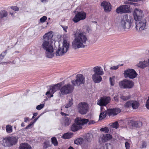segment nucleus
Returning <instances> with one entry per match:
<instances>
[{
	"label": "nucleus",
	"mask_w": 149,
	"mask_h": 149,
	"mask_svg": "<svg viewBox=\"0 0 149 149\" xmlns=\"http://www.w3.org/2000/svg\"><path fill=\"white\" fill-rule=\"evenodd\" d=\"M10 144L11 146L15 145L17 142L18 137L16 136H9Z\"/></svg>",
	"instance_id": "26"
},
{
	"label": "nucleus",
	"mask_w": 149,
	"mask_h": 149,
	"mask_svg": "<svg viewBox=\"0 0 149 149\" xmlns=\"http://www.w3.org/2000/svg\"><path fill=\"white\" fill-rule=\"evenodd\" d=\"M123 74L125 78H129L131 79L135 78L137 76L136 72L132 69H128L125 70Z\"/></svg>",
	"instance_id": "10"
},
{
	"label": "nucleus",
	"mask_w": 149,
	"mask_h": 149,
	"mask_svg": "<svg viewBox=\"0 0 149 149\" xmlns=\"http://www.w3.org/2000/svg\"><path fill=\"white\" fill-rule=\"evenodd\" d=\"M114 99L115 101L117 102L118 100V97L117 96H115L114 97Z\"/></svg>",
	"instance_id": "57"
},
{
	"label": "nucleus",
	"mask_w": 149,
	"mask_h": 149,
	"mask_svg": "<svg viewBox=\"0 0 149 149\" xmlns=\"http://www.w3.org/2000/svg\"><path fill=\"white\" fill-rule=\"evenodd\" d=\"M95 123V121L93 120H91L89 122V124H93Z\"/></svg>",
	"instance_id": "59"
},
{
	"label": "nucleus",
	"mask_w": 149,
	"mask_h": 149,
	"mask_svg": "<svg viewBox=\"0 0 149 149\" xmlns=\"http://www.w3.org/2000/svg\"><path fill=\"white\" fill-rule=\"evenodd\" d=\"M50 146L49 142L46 141L44 142V147L45 148H47Z\"/></svg>",
	"instance_id": "48"
},
{
	"label": "nucleus",
	"mask_w": 149,
	"mask_h": 149,
	"mask_svg": "<svg viewBox=\"0 0 149 149\" xmlns=\"http://www.w3.org/2000/svg\"><path fill=\"white\" fill-rule=\"evenodd\" d=\"M2 144L4 146H10V141L9 136L6 137L3 139L2 140Z\"/></svg>",
	"instance_id": "30"
},
{
	"label": "nucleus",
	"mask_w": 149,
	"mask_h": 149,
	"mask_svg": "<svg viewBox=\"0 0 149 149\" xmlns=\"http://www.w3.org/2000/svg\"><path fill=\"white\" fill-rule=\"evenodd\" d=\"M86 31L85 32V33H87L89 32V28L87 26H86Z\"/></svg>",
	"instance_id": "58"
},
{
	"label": "nucleus",
	"mask_w": 149,
	"mask_h": 149,
	"mask_svg": "<svg viewBox=\"0 0 149 149\" xmlns=\"http://www.w3.org/2000/svg\"><path fill=\"white\" fill-rule=\"evenodd\" d=\"M61 114L62 116H67L68 115V114H66L63 112H61Z\"/></svg>",
	"instance_id": "63"
},
{
	"label": "nucleus",
	"mask_w": 149,
	"mask_h": 149,
	"mask_svg": "<svg viewBox=\"0 0 149 149\" xmlns=\"http://www.w3.org/2000/svg\"><path fill=\"white\" fill-rule=\"evenodd\" d=\"M84 142V139L81 138H79L74 141V143L77 145H80Z\"/></svg>",
	"instance_id": "33"
},
{
	"label": "nucleus",
	"mask_w": 149,
	"mask_h": 149,
	"mask_svg": "<svg viewBox=\"0 0 149 149\" xmlns=\"http://www.w3.org/2000/svg\"><path fill=\"white\" fill-rule=\"evenodd\" d=\"M106 149H112V146L110 143H106L104 146Z\"/></svg>",
	"instance_id": "46"
},
{
	"label": "nucleus",
	"mask_w": 149,
	"mask_h": 149,
	"mask_svg": "<svg viewBox=\"0 0 149 149\" xmlns=\"http://www.w3.org/2000/svg\"><path fill=\"white\" fill-rule=\"evenodd\" d=\"M34 123L33 122H31L30 123V124L26 127V128H29V127H30Z\"/></svg>",
	"instance_id": "53"
},
{
	"label": "nucleus",
	"mask_w": 149,
	"mask_h": 149,
	"mask_svg": "<svg viewBox=\"0 0 149 149\" xmlns=\"http://www.w3.org/2000/svg\"><path fill=\"white\" fill-rule=\"evenodd\" d=\"M39 117H40V116H38V117H37V118H36L35 119L33 122L34 123H35L36 122V121L38 119V118H39Z\"/></svg>",
	"instance_id": "62"
},
{
	"label": "nucleus",
	"mask_w": 149,
	"mask_h": 149,
	"mask_svg": "<svg viewBox=\"0 0 149 149\" xmlns=\"http://www.w3.org/2000/svg\"><path fill=\"white\" fill-rule=\"evenodd\" d=\"M61 85L60 84H58L55 85L51 86L49 91H47L46 95L49 98H50L53 96V94L59 88V87Z\"/></svg>",
	"instance_id": "12"
},
{
	"label": "nucleus",
	"mask_w": 149,
	"mask_h": 149,
	"mask_svg": "<svg viewBox=\"0 0 149 149\" xmlns=\"http://www.w3.org/2000/svg\"><path fill=\"white\" fill-rule=\"evenodd\" d=\"M136 28L138 31H141L146 29V21L145 18L137 21L136 23Z\"/></svg>",
	"instance_id": "4"
},
{
	"label": "nucleus",
	"mask_w": 149,
	"mask_h": 149,
	"mask_svg": "<svg viewBox=\"0 0 149 149\" xmlns=\"http://www.w3.org/2000/svg\"><path fill=\"white\" fill-rule=\"evenodd\" d=\"M148 61H140L136 64V66L141 68H144L148 65Z\"/></svg>",
	"instance_id": "28"
},
{
	"label": "nucleus",
	"mask_w": 149,
	"mask_h": 149,
	"mask_svg": "<svg viewBox=\"0 0 149 149\" xmlns=\"http://www.w3.org/2000/svg\"><path fill=\"white\" fill-rule=\"evenodd\" d=\"M45 56L47 57L51 58L54 56L53 48L45 51Z\"/></svg>",
	"instance_id": "24"
},
{
	"label": "nucleus",
	"mask_w": 149,
	"mask_h": 149,
	"mask_svg": "<svg viewBox=\"0 0 149 149\" xmlns=\"http://www.w3.org/2000/svg\"><path fill=\"white\" fill-rule=\"evenodd\" d=\"M139 106V103L137 101L132 100L128 101L125 104V107L126 108L132 107L133 109H137Z\"/></svg>",
	"instance_id": "13"
},
{
	"label": "nucleus",
	"mask_w": 149,
	"mask_h": 149,
	"mask_svg": "<svg viewBox=\"0 0 149 149\" xmlns=\"http://www.w3.org/2000/svg\"><path fill=\"white\" fill-rule=\"evenodd\" d=\"M134 85V82L132 81L124 79L119 83L120 87L123 88H131Z\"/></svg>",
	"instance_id": "8"
},
{
	"label": "nucleus",
	"mask_w": 149,
	"mask_h": 149,
	"mask_svg": "<svg viewBox=\"0 0 149 149\" xmlns=\"http://www.w3.org/2000/svg\"><path fill=\"white\" fill-rule=\"evenodd\" d=\"M62 26L64 31L65 32H67V30L68 28V27L66 26Z\"/></svg>",
	"instance_id": "55"
},
{
	"label": "nucleus",
	"mask_w": 149,
	"mask_h": 149,
	"mask_svg": "<svg viewBox=\"0 0 149 149\" xmlns=\"http://www.w3.org/2000/svg\"><path fill=\"white\" fill-rule=\"evenodd\" d=\"M47 19V17L46 16H44L42 17L40 19V21L41 22H44Z\"/></svg>",
	"instance_id": "47"
},
{
	"label": "nucleus",
	"mask_w": 149,
	"mask_h": 149,
	"mask_svg": "<svg viewBox=\"0 0 149 149\" xmlns=\"http://www.w3.org/2000/svg\"><path fill=\"white\" fill-rule=\"evenodd\" d=\"M130 96L129 95L127 96H124L122 95L120 97V98L124 100H126L130 99Z\"/></svg>",
	"instance_id": "42"
},
{
	"label": "nucleus",
	"mask_w": 149,
	"mask_h": 149,
	"mask_svg": "<svg viewBox=\"0 0 149 149\" xmlns=\"http://www.w3.org/2000/svg\"><path fill=\"white\" fill-rule=\"evenodd\" d=\"M71 122L70 119L68 118L65 117L64 118L63 124L65 126L69 125Z\"/></svg>",
	"instance_id": "35"
},
{
	"label": "nucleus",
	"mask_w": 149,
	"mask_h": 149,
	"mask_svg": "<svg viewBox=\"0 0 149 149\" xmlns=\"http://www.w3.org/2000/svg\"><path fill=\"white\" fill-rule=\"evenodd\" d=\"M126 149H129L130 148V144L127 142H126L125 143Z\"/></svg>",
	"instance_id": "51"
},
{
	"label": "nucleus",
	"mask_w": 149,
	"mask_h": 149,
	"mask_svg": "<svg viewBox=\"0 0 149 149\" xmlns=\"http://www.w3.org/2000/svg\"><path fill=\"white\" fill-rule=\"evenodd\" d=\"M93 136L92 134L90 133H87L86 134L85 139L87 141H90L91 140Z\"/></svg>",
	"instance_id": "37"
},
{
	"label": "nucleus",
	"mask_w": 149,
	"mask_h": 149,
	"mask_svg": "<svg viewBox=\"0 0 149 149\" xmlns=\"http://www.w3.org/2000/svg\"><path fill=\"white\" fill-rule=\"evenodd\" d=\"M93 71L94 74H98L99 75H103L104 74V72L101 67L96 66L93 68Z\"/></svg>",
	"instance_id": "23"
},
{
	"label": "nucleus",
	"mask_w": 149,
	"mask_h": 149,
	"mask_svg": "<svg viewBox=\"0 0 149 149\" xmlns=\"http://www.w3.org/2000/svg\"><path fill=\"white\" fill-rule=\"evenodd\" d=\"M130 8L129 5H123L118 7L116 11L118 13H128L130 12Z\"/></svg>",
	"instance_id": "14"
},
{
	"label": "nucleus",
	"mask_w": 149,
	"mask_h": 149,
	"mask_svg": "<svg viewBox=\"0 0 149 149\" xmlns=\"http://www.w3.org/2000/svg\"><path fill=\"white\" fill-rule=\"evenodd\" d=\"M44 104H40L36 107V109L38 110H40L44 107Z\"/></svg>",
	"instance_id": "45"
},
{
	"label": "nucleus",
	"mask_w": 149,
	"mask_h": 149,
	"mask_svg": "<svg viewBox=\"0 0 149 149\" xmlns=\"http://www.w3.org/2000/svg\"><path fill=\"white\" fill-rule=\"evenodd\" d=\"M107 112L104 109L103 107H101V113L99 116V119L102 120L106 117Z\"/></svg>",
	"instance_id": "27"
},
{
	"label": "nucleus",
	"mask_w": 149,
	"mask_h": 149,
	"mask_svg": "<svg viewBox=\"0 0 149 149\" xmlns=\"http://www.w3.org/2000/svg\"><path fill=\"white\" fill-rule=\"evenodd\" d=\"M29 118L28 117L25 118H24V121L25 122H27L29 121Z\"/></svg>",
	"instance_id": "61"
},
{
	"label": "nucleus",
	"mask_w": 149,
	"mask_h": 149,
	"mask_svg": "<svg viewBox=\"0 0 149 149\" xmlns=\"http://www.w3.org/2000/svg\"><path fill=\"white\" fill-rule=\"evenodd\" d=\"M111 126L114 128L117 129L118 127V124L117 122H115L111 125Z\"/></svg>",
	"instance_id": "43"
},
{
	"label": "nucleus",
	"mask_w": 149,
	"mask_h": 149,
	"mask_svg": "<svg viewBox=\"0 0 149 149\" xmlns=\"http://www.w3.org/2000/svg\"><path fill=\"white\" fill-rule=\"evenodd\" d=\"M6 130L8 133H10L12 132V127L10 125H8L6 127Z\"/></svg>",
	"instance_id": "38"
},
{
	"label": "nucleus",
	"mask_w": 149,
	"mask_h": 149,
	"mask_svg": "<svg viewBox=\"0 0 149 149\" xmlns=\"http://www.w3.org/2000/svg\"><path fill=\"white\" fill-rule=\"evenodd\" d=\"M128 0L130 1H134V2L138 1V0Z\"/></svg>",
	"instance_id": "64"
},
{
	"label": "nucleus",
	"mask_w": 149,
	"mask_h": 149,
	"mask_svg": "<svg viewBox=\"0 0 149 149\" xmlns=\"http://www.w3.org/2000/svg\"><path fill=\"white\" fill-rule=\"evenodd\" d=\"M88 105L85 102H81L78 104L77 109L78 112L81 114H86L88 110Z\"/></svg>",
	"instance_id": "5"
},
{
	"label": "nucleus",
	"mask_w": 149,
	"mask_h": 149,
	"mask_svg": "<svg viewBox=\"0 0 149 149\" xmlns=\"http://www.w3.org/2000/svg\"><path fill=\"white\" fill-rule=\"evenodd\" d=\"M75 39L72 43V46L74 49L84 48V44L86 43L87 39L86 36L82 33L77 31L74 34Z\"/></svg>",
	"instance_id": "1"
},
{
	"label": "nucleus",
	"mask_w": 149,
	"mask_h": 149,
	"mask_svg": "<svg viewBox=\"0 0 149 149\" xmlns=\"http://www.w3.org/2000/svg\"><path fill=\"white\" fill-rule=\"evenodd\" d=\"M121 111L119 108L110 109L108 110L107 113L109 116H114L120 112Z\"/></svg>",
	"instance_id": "20"
},
{
	"label": "nucleus",
	"mask_w": 149,
	"mask_h": 149,
	"mask_svg": "<svg viewBox=\"0 0 149 149\" xmlns=\"http://www.w3.org/2000/svg\"><path fill=\"white\" fill-rule=\"evenodd\" d=\"M10 8L15 11H18L19 10V8L17 6H12Z\"/></svg>",
	"instance_id": "52"
},
{
	"label": "nucleus",
	"mask_w": 149,
	"mask_h": 149,
	"mask_svg": "<svg viewBox=\"0 0 149 149\" xmlns=\"http://www.w3.org/2000/svg\"><path fill=\"white\" fill-rule=\"evenodd\" d=\"M74 86L70 84L65 85L60 89L61 93L63 95H65L71 93L74 90Z\"/></svg>",
	"instance_id": "7"
},
{
	"label": "nucleus",
	"mask_w": 149,
	"mask_h": 149,
	"mask_svg": "<svg viewBox=\"0 0 149 149\" xmlns=\"http://www.w3.org/2000/svg\"><path fill=\"white\" fill-rule=\"evenodd\" d=\"M112 138V136L109 134L103 135L101 136L99 139L100 142H105L110 140Z\"/></svg>",
	"instance_id": "21"
},
{
	"label": "nucleus",
	"mask_w": 149,
	"mask_h": 149,
	"mask_svg": "<svg viewBox=\"0 0 149 149\" xmlns=\"http://www.w3.org/2000/svg\"><path fill=\"white\" fill-rule=\"evenodd\" d=\"M52 33V32L50 31L45 34L42 37V41L53 42L54 40L52 39L53 37Z\"/></svg>",
	"instance_id": "17"
},
{
	"label": "nucleus",
	"mask_w": 149,
	"mask_h": 149,
	"mask_svg": "<svg viewBox=\"0 0 149 149\" xmlns=\"http://www.w3.org/2000/svg\"><path fill=\"white\" fill-rule=\"evenodd\" d=\"M7 15V12L4 10H3L0 11V20L4 17H6Z\"/></svg>",
	"instance_id": "34"
},
{
	"label": "nucleus",
	"mask_w": 149,
	"mask_h": 149,
	"mask_svg": "<svg viewBox=\"0 0 149 149\" xmlns=\"http://www.w3.org/2000/svg\"><path fill=\"white\" fill-rule=\"evenodd\" d=\"M102 75L93 74L92 76V79L95 83H98L100 82L102 80L101 76Z\"/></svg>",
	"instance_id": "22"
},
{
	"label": "nucleus",
	"mask_w": 149,
	"mask_h": 149,
	"mask_svg": "<svg viewBox=\"0 0 149 149\" xmlns=\"http://www.w3.org/2000/svg\"><path fill=\"white\" fill-rule=\"evenodd\" d=\"M73 104L72 100V98L70 100V101L68 103L65 105V107L66 108H68L70 107Z\"/></svg>",
	"instance_id": "41"
},
{
	"label": "nucleus",
	"mask_w": 149,
	"mask_h": 149,
	"mask_svg": "<svg viewBox=\"0 0 149 149\" xmlns=\"http://www.w3.org/2000/svg\"><path fill=\"white\" fill-rule=\"evenodd\" d=\"M110 98L109 97H103L97 100V104L100 106H105L109 102Z\"/></svg>",
	"instance_id": "15"
},
{
	"label": "nucleus",
	"mask_w": 149,
	"mask_h": 149,
	"mask_svg": "<svg viewBox=\"0 0 149 149\" xmlns=\"http://www.w3.org/2000/svg\"><path fill=\"white\" fill-rule=\"evenodd\" d=\"M53 42L50 41H42V48L46 51L53 48Z\"/></svg>",
	"instance_id": "16"
},
{
	"label": "nucleus",
	"mask_w": 149,
	"mask_h": 149,
	"mask_svg": "<svg viewBox=\"0 0 149 149\" xmlns=\"http://www.w3.org/2000/svg\"><path fill=\"white\" fill-rule=\"evenodd\" d=\"M41 2L44 3H46L47 2V0H40Z\"/></svg>",
	"instance_id": "60"
},
{
	"label": "nucleus",
	"mask_w": 149,
	"mask_h": 149,
	"mask_svg": "<svg viewBox=\"0 0 149 149\" xmlns=\"http://www.w3.org/2000/svg\"><path fill=\"white\" fill-rule=\"evenodd\" d=\"M101 6L103 7L105 12L109 13L110 12L111 9V5L110 3L107 1H104L102 2Z\"/></svg>",
	"instance_id": "19"
},
{
	"label": "nucleus",
	"mask_w": 149,
	"mask_h": 149,
	"mask_svg": "<svg viewBox=\"0 0 149 149\" xmlns=\"http://www.w3.org/2000/svg\"><path fill=\"white\" fill-rule=\"evenodd\" d=\"M6 54V52L5 51L3 52L1 54H0V64H3L4 62H1L2 60L4 58Z\"/></svg>",
	"instance_id": "36"
},
{
	"label": "nucleus",
	"mask_w": 149,
	"mask_h": 149,
	"mask_svg": "<svg viewBox=\"0 0 149 149\" xmlns=\"http://www.w3.org/2000/svg\"><path fill=\"white\" fill-rule=\"evenodd\" d=\"M68 38L65 36L63 38V41L61 47L59 45L58 49L56 51V56H62L65 53L69 47V44L68 41Z\"/></svg>",
	"instance_id": "3"
},
{
	"label": "nucleus",
	"mask_w": 149,
	"mask_h": 149,
	"mask_svg": "<svg viewBox=\"0 0 149 149\" xmlns=\"http://www.w3.org/2000/svg\"><path fill=\"white\" fill-rule=\"evenodd\" d=\"M52 142L53 144L55 146H56L58 145V143L56 138L55 137H53L52 138Z\"/></svg>",
	"instance_id": "40"
},
{
	"label": "nucleus",
	"mask_w": 149,
	"mask_h": 149,
	"mask_svg": "<svg viewBox=\"0 0 149 149\" xmlns=\"http://www.w3.org/2000/svg\"><path fill=\"white\" fill-rule=\"evenodd\" d=\"M130 123L131 124L132 127L139 128L142 126V123L140 121H134L131 120Z\"/></svg>",
	"instance_id": "25"
},
{
	"label": "nucleus",
	"mask_w": 149,
	"mask_h": 149,
	"mask_svg": "<svg viewBox=\"0 0 149 149\" xmlns=\"http://www.w3.org/2000/svg\"><path fill=\"white\" fill-rule=\"evenodd\" d=\"M144 16L143 11L140 9L135 8L134 11V20L139 21L142 19Z\"/></svg>",
	"instance_id": "11"
},
{
	"label": "nucleus",
	"mask_w": 149,
	"mask_h": 149,
	"mask_svg": "<svg viewBox=\"0 0 149 149\" xmlns=\"http://www.w3.org/2000/svg\"><path fill=\"white\" fill-rule=\"evenodd\" d=\"M82 128L81 127H80L77 124L74 123L71 127V130L73 132H76Z\"/></svg>",
	"instance_id": "29"
},
{
	"label": "nucleus",
	"mask_w": 149,
	"mask_h": 149,
	"mask_svg": "<svg viewBox=\"0 0 149 149\" xmlns=\"http://www.w3.org/2000/svg\"><path fill=\"white\" fill-rule=\"evenodd\" d=\"M38 114V113H34L33 114V116L32 119H33Z\"/></svg>",
	"instance_id": "56"
},
{
	"label": "nucleus",
	"mask_w": 149,
	"mask_h": 149,
	"mask_svg": "<svg viewBox=\"0 0 149 149\" xmlns=\"http://www.w3.org/2000/svg\"><path fill=\"white\" fill-rule=\"evenodd\" d=\"M88 122V119L82 118L79 117L77 118L74 120V123L77 124L80 127H81V126L86 124Z\"/></svg>",
	"instance_id": "18"
},
{
	"label": "nucleus",
	"mask_w": 149,
	"mask_h": 149,
	"mask_svg": "<svg viewBox=\"0 0 149 149\" xmlns=\"http://www.w3.org/2000/svg\"><path fill=\"white\" fill-rule=\"evenodd\" d=\"M32 148L28 143H22L20 144L19 149H32Z\"/></svg>",
	"instance_id": "31"
},
{
	"label": "nucleus",
	"mask_w": 149,
	"mask_h": 149,
	"mask_svg": "<svg viewBox=\"0 0 149 149\" xmlns=\"http://www.w3.org/2000/svg\"><path fill=\"white\" fill-rule=\"evenodd\" d=\"M147 146L146 143L145 142H143L141 144V146L140 147L141 148H146Z\"/></svg>",
	"instance_id": "49"
},
{
	"label": "nucleus",
	"mask_w": 149,
	"mask_h": 149,
	"mask_svg": "<svg viewBox=\"0 0 149 149\" xmlns=\"http://www.w3.org/2000/svg\"><path fill=\"white\" fill-rule=\"evenodd\" d=\"M73 136V133L71 132H68L64 134L62 136V138L64 139H68L71 138Z\"/></svg>",
	"instance_id": "32"
},
{
	"label": "nucleus",
	"mask_w": 149,
	"mask_h": 149,
	"mask_svg": "<svg viewBox=\"0 0 149 149\" xmlns=\"http://www.w3.org/2000/svg\"><path fill=\"white\" fill-rule=\"evenodd\" d=\"M119 65L113 66L110 67V69L111 70H116L119 68Z\"/></svg>",
	"instance_id": "50"
},
{
	"label": "nucleus",
	"mask_w": 149,
	"mask_h": 149,
	"mask_svg": "<svg viewBox=\"0 0 149 149\" xmlns=\"http://www.w3.org/2000/svg\"><path fill=\"white\" fill-rule=\"evenodd\" d=\"M86 17V14L85 12L84 11L77 12L72 20L74 22L77 23L81 20H84Z\"/></svg>",
	"instance_id": "6"
},
{
	"label": "nucleus",
	"mask_w": 149,
	"mask_h": 149,
	"mask_svg": "<svg viewBox=\"0 0 149 149\" xmlns=\"http://www.w3.org/2000/svg\"><path fill=\"white\" fill-rule=\"evenodd\" d=\"M100 130L101 131L104 132L105 133H108L109 131L108 128L107 127L101 128Z\"/></svg>",
	"instance_id": "44"
},
{
	"label": "nucleus",
	"mask_w": 149,
	"mask_h": 149,
	"mask_svg": "<svg viewBox=\"0 0 149 149\" xmlns=\"http://www.w3.org/2000/svg\"><path fill=\"white\" fill-rule=\"evenodd\" d=\"M133 20L132 17L130 16H124L119 23V27L122 29H129L131 27Z\"/></svg>",
	"instance_id": "2"
},
{
	"label": "nucleus",
	"mask_w": 149,
	"mask_h": 149,
	"mask_svg": "<svg viewBox=\"0 0 149 149\" xmlns=\"http://www.w3.org/2000/svg\"><path fill=\"white\" fill-rule=\"evenodd\" d=\"M146 108L149 109V99L146 102Z\"/></svg>",
	"instance_id": "54"
},
{
	"label": "nucleus",
	"mask_w": 149,
	"mask_h": 149,
	"mask_svg": "<svg viewBox=\"0 0 149 149\" xmlns=\"http://www.w3.org/2000/svg\"><path fill=\"white\" fill-rule=\"evenodd\" d=\"M115 76H112L111 77H110L109 78V81L110 82L111 86H113L115 84Z\"/></svg>",
	"instance_id": "39"
},
{
	"label": "nucleus",
	"mask_w": 149,
	"mask_h": 149,
	"mask_svg": "<svg viewBox=\"0 0 149 149\" xmlns=\"http://www.w3.org/2000/svg\"><path fill=\"white\" fill-rule=\"evenodd\" d=\"M75 78V80H72L71 81L73 86H79L80 84L84 83L85 78L82 74H77L76 75Z\"/></svg>",
	"instance_id": "9"
}]
</instances>
